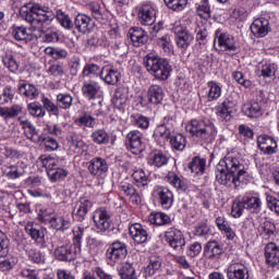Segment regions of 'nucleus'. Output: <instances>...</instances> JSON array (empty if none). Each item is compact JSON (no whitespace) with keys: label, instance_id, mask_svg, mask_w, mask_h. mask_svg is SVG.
I'll list each match as a JSON object with an SVG mask.
<instances>
[{"label":"nucleus","instance_id":"nucleus-41","mask_svg":"<svg viewBox=\"0 0 279 279\" xmlns=\"http://www.w3.org/2000/svg\"><path fill=\"white\" fill-rule=\"evenodd\" d=\"M160 267H162V260L159 257L151 256L149 258V264L144 270L145 278H151V276H155L156 271H159Z\"/></svg>","mask_w":279,"mask_h":279},{"label":"nucleus","instance_id":"nucleus-4","mask_svg":"<svg viewBox=\"0 0 279 279\" xmlns=\"http://www.w3.org/2000/svg\"><path fill=\"white\" fill-rule=\"evenodd\" d=\"M144 66L148 73H151L160 82H167L171 77V71H173L169 60L151 52L144 57Z\"/></svg>","mask_w":279,"mask_h":279},{"label":"nucleus","instance_id":"nucleus-50","mask_svg":"<svg viewBox=\"0 0 279 279\" xmlns=\"http://www.w3.org/2000/svg\"><path fill=\"white\" fill-rule=\"evenodd\" d=\"M189 169L192 173L204 174V171H206V159L194 157L189 163Z\"/></svg>","mask_w":279,"mask_h":279},{"label":"nucleus","instance_id":"nucleus-56","mask_svg":"<svg viewBox=\"0 0 279 279\" xmlns=\"http://www.w3.org/2000/svg\"><path fill=\"white\" fill-rule=\"evenodd\" d=\"M41 104L45 111L47 110V112H50V114L53 117H60V108L58 107V102L54 105L51 99L43 96Z\"/></svg>","mask_w":279,"mask_h":279},{"label":"nucleus","instance_id":"nucleus-43","mask_svg":"<svg viewBox=\"0 0 279 279\" xmlns=\"http://www.w3.org/2000/svg\"><path fill=\"white\" fill-rule=\"evenodd\" d=\"M208 93H207V100L208 101H217L219 97H221V85L215 81H209L207 83Z\"/></svg>","mask_w":279,"mask_h":279},{"label":"nucleus","instance_id":"nucleus-20","mask_svg":"<svg viewBox=\"0 0 279 279\" xmlns=\"http://www.w3.org/2000/svg\"><path fill=\"white\" fill-rule=\"evenodd\" d=\"M87 171L90 175L100 178L104 173H108V161L101 157H95L87 163Z\"/></svg>","mask_w":279,"mask_h":279},{"label":"nucleus","instance_id":"nucleus-37","mask_svg":"<svg viewBox=\"0 0 279 279\" xmlns=\"http://www.w3.org/2000/svg\"><path fill=\"white\" fill-rule=\"evenodd\" d=\"M166 178H167V182H169V184H171V186H174V189H177V191H181L182 193H186V191H189V183H186V181L180 179V177H178V174L171 172Z\"/></svg>","mask_w":279,"mask_h":279},{"label":"nucleus","instance_id":"nucleus-16","mask_svg":"<svg viewBox=\"0 0 279 279\" xmlns=\"http://www.w3.org/2000/svg\"><path fill=\"white\" fill-rule=\"evenodd\" d=\"M227 279H250V269L243 263H231L227 268Z\"/></svg>","mask_w":279,"mask_h":279},{"label":"nucleus","instance_id":"nucleus-33","mask_svg":"<svg viewBox=\"0 0 279 279\" xmlns=\"http://www.w3.org/2000/svg\"><path fill=\"white\" fill-rule=\"evenodd\" d=\"M21 125L27 141H32V143H40L43 135L38 134V130L29 120L21 121Z\"/></svg>","mask_w":279,"mask_h":279},{"label":"nucleus","instance_id":"nucleus-11","mask_svg":"<svg viewBox=\"0 0 279 279\" xmlns=\"http://www.w3.org/2000/svg\"><path fill=\"white\" fill-rule=\"evenodd\" d=\"M90 208H93V203L88 197L83 196L76 201L72 210L74 221H78L81 223L82 221H86V217L90 211Z\"/></svg>","mask_w":279,"mask_h":279},{"label":"nucleus","instance_id":"nucleus-47","mask_svg":"<svg viewBox=\"0 0 279 279\" xmlns=\"http://www.w3.org/2000/svg\"><path fill=\"white\" fill-rule=\"evenodd\" d=\"M54 19H57L58 23L64 27V29H73L74 24L69 14H66L61 9L57 10L54 14Z\"/></svg>","mask_w":279,"mask_h":279},{"label":"nucleus","instance_id":"nucleus-2","mask_svg":"<svg viewBox=\"0 0 279 279\" xmlns=\"http://www.w3.org/2000/svg\"><path fill=\"white\" fill-rule=\"evenodd\" d=\"M185 131L195 136L204 145H210L217 136V128H215V123L210 120L193 119L187 122Z\"/></svg>","mask_w":279,"mask_h":279},{"label":"nucleus","instance_id":"nucleus-55","mask_svg":"<svg viewBox=\"0 0 279 279\" xmlns=\"http://www.w3.org/2000/svg\"><path fill=\"white\" fill-rule=\"evenodd\" d=\"M170 145L172 149H177V151H184L186 148V137L182 134H177L170 137Z\"/></svg>","mask_w":279,"mask_h":279},{"label":"nucleus","instance_id":"nucleus-28","mask_svg":"<svg viewBox=\"0 0 279 279\" xmlns=\"http://www.w3.org/2000/svg\"><path fill=\"white\" fill-rule=\"evenodd\" d=\"M17 90L22 97L26 99H38V95H40V90L36 85L27 83V81H21L17 85Z\"/></svg>","mask_w":279,"mask_h":279},{"label":"nucleus","instance_id":"nucleus-32","mask_svg":"<svg viewBox=\"0 0 279 279\" xmlns=\"http://www.w3.org/2000/svg\"><path fill=\"white\" fill-rule=\"evenodd\" d=\"M242 204H244V208L246 210H250L254 215H259V213L263 210V201H260V197L257 196H243Z\"/></svg>","mask_w":279,"mask_h":279},{"label":"nucleus","instance_id":"nucleus-17","mask_svg":"<svg viewBox=\"0 0 279 279\" xmlns=\"http://www.w3.org/2000/svg\"><path fill=\"white\" fill-rule=\"evenodd\" d=\"M128 38H130L133 47H143V45L149 43V35L138 26H133L129 29Z\"/></svg>","mask_w":279,"mask_h":279},{"label":"nucleus","instance_id":"nucleus-18","mask_svg":"<svg viewBox=\"0 0 279 279\" xmlns=\"http://www.w3.org/2000/svg\"><path fill=\"white\" fill-rule=\"evenodd\" d=\"M129 234L137 245L147 243V240L149 239L147 229H145V227L138 222L129 226Z\"/></svg>","mask_w":279,"mask_h":279},{"label":"nucleus","instance_id":"nucleus-24","mask_svg":"<svg viewBox=\"0 0 279 279\" xmlns=\"http://www.w3.org/2000/svg\"><path fill=\"white\" fill-rule=\"evenodd\" d=\"M168 163L169 156L160 149H154L147 156V165H149V167H155V169H160Z\"/></svg>","mask_w":279,"mask_h":279},{"label":"nucleus","instance_id":"nucleus-26","mask_svg":"<svg viewBox=\"0 0 279 279\" xmlns=\"http://www.w3.org/2000/svg\"><path fill=\"white\" fill-rule=\"evenodd\" d=\"M265 260L266 265L269 267H278L279 265V246L274 243L269 242L265 246Z\"/></svg>","mask_w":279,"mask_h":279},{"label":"nucleus","instance_id":"nucleus-58","mask_svg":"<svg viewBox=\"0 0 279 279\" xmlns=\"http://www.w3.org/2000/svg\"><path fill=\"white\" fill-rule=\"evenodd\" d=\"M47 175L50 182H60V180H64L66 175H69V171L64 168H56L54 170H50L47 172Z\"/></svg>","mask_w":279,"mask_h":279},{"label":"nucleus","instance_id":"nucleus-21","mask_svg":"<svg viewBox=\"0 0 279 279\" xmlns=\"http://www.w3.org/2000/svg\"><path fill=\"white\" fill-rule=\"evenodd\" d=\"M25 232L29 234L31 239L39 245V247H47V241L45 240V231L38 225L34 222H27L25 225Z\"/></svg>","mask_w":279,"mask_h":279},{"label":"nucleus","instance_id":"nucleus-61","mask_svg":"<svg viewBox=\"0 0 279 279\" xmlns=\"http://www.w3.org/2000/svg\"><path fill=\"white\" fill-rule=\"evenodd\" d=\"M245 209V204L243 203V198L238 197L233 201L231 207V217L234 219H239L243 215V210Z\"/></svg>","mask_w":279,"mask_h":279},{"label":"nucleus","instance_id":"nucleus-30","mask_svg":"<svg viewBox=\"0 0 279 279\" xmlns=\"http://www.w3.org/2000/svg\"><path fill=\"white\" fill-rule=\"evenodd\" d=\"M216 37L218 40V47L221 51H236V44L234 43V37L226 33L216 32Z\"/></svg>","mask_w":279,"mask_h":279},{"label":"nucleus","instance_id":"nucleus-63","mask_svg":"<svg viewBox=\"0 0 279 279\" xmlns=\"http://www.w3.org/2000/svg\"><path fill=\"white\" fill-rule=\"evenodd\" d=\"M39 162L41 163V167L46 168V172L53 171L54 169H59L60 166H58V160L52 157H47L45 155H41L39 157Z\"/></svg>","mask_w":279,"mask_h":279},{"label":"nucleus","instance_id":"nucleus-39","mask_svg":"<svg viewBox=\"0 0 279 279\" xmlns=\"http://www.w3.org/2000/svg\"><path fill=\"white\" fill-rule=\"evenodd\" d=\"M148 221L153 226H169L171 217L165 213H151L148 216Z\"/></svg>","mask_w":279,"mask_h":279},{"label":"nucleus","instance_id":"nucleus-8","mask_svg":"<svg viewBox=\"0 0 279 279\" xmlns=\"http://www.w3.org/2000/svg\"><path fill=\"white\" fill-rule=\"evenodd\" d=\"M165 240L166 243H168V245L175 252H184V247L186 246V238H184V233H182L180 229L175 227L167 229L165 232Z\"/></svg>","mask_w":279,"mask_h":279},{"label":"nucleus","instance_id":"nucleus-57","mask_svg":"<svg viewBox=\"0 0 279 279\" xmlns=\"http://www.w3.org/2000/svg\"><path fill=\"white\" fill-rule=\"evenodd\" d=\"M12 36L19 43H27L29 40V34H27L25 26H13Z\"/></svg>","mask_w":279,"mask_h":279},{"label":"nucleus","instance_id":"nucleus-9","mask_svg":"<svg viewBox=\"0 0 279 279\" xmlns=\"http://www.w3.org/2000/svg\"><path fill=\"white\" fill-rule=\"evenodd\" d=\"M93 221L98 234H106L112 228V220H110V211L100 207L93 214Z\"/></svg>","mask_w":279,"mask_h":279},{"label":"nucleus","instance_id":"nucleus-42","mask_svg":"<svg viewBox=\"0 0 279 279\" xmlns=\"http://www.w3.org/2000/svg\"><path fill=\"white\" fill-rule=\"evenodd\" d=\"M90 138L95 145H108L110 143V135L104 129H98L94 131Z\"/></svg>","mask_w":279,"mask_h":279},{"label":"nucleus","instance_id":"nucleus-19","mask_svg":"<svg viewBox=\"0 0 279 279\" xmlns=\"http://www.w3.org/2000/svg\"><path fill=\"white\" fill-rule=\"evenodd\" d=\"M137 19L141 25H154L156 23V10L149 3L140 7Z\"/></svg>","mask_w":279,"mask_h":279},{"label":"nucleus","instance_id":"nucleus-29","mask_svg":"<svg viewBox=\"0 0 279 279\" xmlns=\"http://www.w3.org/2000/svg\"><path fill=\"white\" fill-rule=\"evenodd\" d=\"M146 97L148 99V104H153V106H158L162 104V99H165V89L162 86L153 84L148 87Z\"/></svg>","mask_w":279,"mask_h":279},{"label":"nucleus","instance_id":"nucleus-60","mask_svg":"<svg viewBox=\"0 0 279 279\" xmlns=\"http://www.w3.org/2000/svg\"><path fill=\"white\" fill-rule=\"evenodd\" d=\"M10 254V238L0 230V258H5Z\"/></svg>","mask_w":279,"mask_h":279},{"label":"nucleus","instance_id":"nucleus-36","mask_svg":"<svg viewBox=\"0 0 279 279\" xmlns=\"http://www.w3.org/2000/svg\"><path fill=\"white\" fill-rule=\"evenodd\" d=\"M74 27L81 34H88L90 32V17L86 14H78L74 20Z\"/></svg>","mask_w":279,"mask_h":279},{"label":"nucleus","instance_id":"nucleus-45","mask_svg":"<svg viewBox=\"0 0 279 279\" xmlns=\"http://www.w3.org/2000/svg\"><path fill=\"white\" fill-rule=\"evenodd\" d=\"M75 125L78 128H90L94 129L95 125H97V122L95 121V118L90 116L88 112H83V114L74 120Z\"/></svg>","mask_w":279,"mask_h":279},{"label":"nucleus","instance_id":"nucleus-51","mask_svg":"<svg viewBox=\"0 0 279 279\" xmlns=\"http://www.w3.org/2000/svg\"><path fill=\"white\" fill-rule=\"evenodd\" d=\"M44 51L46 56H50L53 60H64L69 56V52L61 48L47 47Z\"/></svg>","mask_w":279,"mask_h":279},{"label":"nucleus","instance_id":"nucleus-59","mask_svg":"<svg viewBox=\"0 0 279 279\" xmlns=\"http://www.w3.org/2000/svg\"><path fill=\"white\" fill-rule=\"evenodd\" d=\"M83 75L85 77H101V66L95 63H87L83 69Z\"/></svg>","mask_w":279,"mask_h":279},{"label":"nucleus","instance_id":"nucleus-12","mask_svg":"<svg viewBox=\"0 0 279 279\" xmlns=\"http://www.w3.org/2000/svg\"><path fill=\"white\" fill-rule=\"evenodd\" d=\"M257 147L265 154V156H274V154H278V142L271 135L262 134L257 136Z\"/></svg>","mask_w":279,"mask_h":279},{"label":"nucleus","instance_id":"nucleus-62","mask_svg":"<svg viewBox=\"0 0 279 279\" xmlns=\"http://www.w3.org/2000/svg\"><path fill=\"white\" fill-rule=\"evenodd\" d=\"M86 229L84 227H77L73 230V243L72 245L77 248L78 252H82V239H84V233Z\"/></svg>","mask_w":279,"mask_h":279},{"label":"nucleus","instance_id":"nucleus-6","mask_svg":"<svg viewBox=\"0 0 279 279\" xmlns=\"http://www.w3.org/2000/svg\"><path fill=\"white\" fill-rule=\"evenodd\" d=\"M265 93L263 90L256 92V98L242 106V112L248 119H260L263 117V106H265Z\"/></svg>","mask_w":279,"mask_h":279},{"label":"nucleus","instance_id":"nucleus-34","mask_svg":"<svg viewBox=\"0 0 279 279\" xmlns=\"http://www.w3.org/2000/svg\"><path fill=\"white\" fill-rule=\"evenodd\" d=\"M172 132L173 131H170L169 129L159 124L155 129V133L153 136L157 145H159L160 147H165L167 143H169Z\"/></svg>","mask_w":279,"mask_h":279},{"label":"nucleus","instance_id":"nucleus-10","mask_svg":"<svg viewBox=\"0 0 279 279\" xmlns=\"http://www.w3.org/2000/svg\"><path fill=\"white\" fill-rule=\"evenodd\" d=\"M151 197L163 208L165 210H169L171 206H173V192L169 190V187H165L161 185H157L154 187L151 192Z\"/></svg>","mask_w":279,"mask_h":279},{"label":"nucleus","instance_id":"nucleus-53","mask_svg":"<svg viewBox=\"0 0 279 279\" xmlns=\"http://www.w3.org/2000/svg\"><path fill=\"white\" fill-rule=\"evenodd\" d=\"M1 154L7 160H21V158H23L21 150L10 146L1 148Z\"/></svg>","mask_w":279,"mask_h":279},{"label":"nucleus","instance_id":"nucleus-48","mask_svg":"<svg viewBox=\"0 0 279 279\" xmlns=\"http://www.w3.org/2000/svg\"><path fill=\"white\" fill-rule=\"evenodd\" d=\"M19 265V257L11 255L7 257L3 260H0V271L2 274H9V271H12Z\"/></svg>","mask_w":279,"mask_h":279},{"label":"nucleus","instance_id":"nucleus-44","mask_svg":"<svg viewBox=\"0 0 279 279\" xmlns=\"http://www.w3.org/2000/svg\"><path fill=\"white\" fill-rule=\"evenodd\" d=\"M2 173L9 180H19L23 175V171L19 169V165H4L2 166Z\"/></svg>","mask_w":279,"mask_h":279},{"label":"nucleus","instance_id":"nucleus-35","mask_svg":"<svg viewBox=\"0 0 279 279\" xmlns=\"http://www.w3.org/2000/svg\"><path fill=\"white\" fill-rule=\"evenodd\" d=\"M88 10L92 13L93 19L98 23H106L108 21V14L106 10L101 9V4L99 2H90L88 4Z\"/></svg>","mask_w":279,"mask_h":279},{"label":"nucleus","instance_id":"nucleus-23","mask_svg":"<svg viewBox=\"0 0 279 279\" xmlns=\"http://www.w3.org/2000/svg\"><path fill=\"white\" fill-rule=\"evenodd\" d=\"M251 32L256 38H265L271 32V25L266 17H258L253 21Z\"/></svg>","mask_w":279,"mask_h":279},{"label":"nucleus","instance_id":"nucleus-49","mask_svg":"<svg viewBox=\"0 0 279 279\" xmlns=\"http://www.w3.org/2000/svg\"><path fill=\"white\" fill-rule=\"evenodd\" d=\"M119 276L121 279H137L136 269L134 265L130 263L122 264V267L119 269Z\"/></svg>","mask_w":279,"mask_h":279},{"label":"nucleus","instance_id":"nucleus-27","mask_svg":"<svg viewBox=\"0 0 279 279\" xmlns=\"http://www.w3.org/2000/svg\"><path fill=\"white\" fill-rule=\"evenodd\" d=\"M99 93H101V85L95 81H85L82 86L83 97L93 101V99H97L99 97Z\"/></svg>","mask_w":279,"mask_h":279},{"label":"nucleus","instance_id":"nucleus-7","mask_svg":"<svg viewBox=\"0 0 279 279\" xmlns=\"http://www.w3.org/2000/svg\"><path fill=\"white\" fill-rule=\"evenodd\" d=\"M125 256H128V244L121 241H114L106 251L107 263L111 266L121 263Z\"/></svg>","mask_w":279,"mask_h":279},{"label":"nucleus","instance_id":"nucleus-15","mask_svg":"<svg viewBox=\"0 0 279 279\" xmlns=\"http://www.w3.org/2000/svg\"><path fill=\"white\" fill-rule=\"evenodd\" d=\"M126 149L132 154L138 155L143 151V134L138 131H131L125 137Z\"/></svg>","mask_w":279,"mask_h":279},{"label":"nucleus","instance_id":"nucleus-46","mask_svg":"<svg viewBox=\"0 0 279 279\" xmlns=\"http://www.w3.org/2000/svg\"><path fill=\"white\" fill-rule=\"evenodd\" d=\"M48 225L54 230H69V228H71V220L64 219V217H60L54 214Z\"/></svg>","mask_w":279,"mask_h":279},{"label":"nucleus","instance_id":"nucleus-1","mask_svg":"<svg viewBox=\"0 0 279 279\" xmlns=\"http://www.w3.org/2000/svg\"><path fill=\"white\" fill-rule=\"evenodd\" d=\"M250 173L245 171V166L241 155L227 154L216 166V181L222 186H234L239 190L241 184H247Z\"/></svg>","mask_w":279,"mask_h":279},{"label":"nucleus","instance_id":"nucleus-40","mask_svg":"<svg viewBox=\"0 0 279 279\" xmlns=\"http://www.w3.org/2000/svg\"><path fill=\"white\" fill-rule=\"evenodd\" d=\"M132 178L138 189H147L149 186V177L144 169L135 170L132 173Z\"/></svg>","mask_w":279,"mask_h":279},{"label":"nucleus","instance_id":"nucleus-38","mask_svg":"<svg viewBox=\"0 0 279 279\" xmlns=\"http://www.w3.org/2000/svg\"><path fill=\"white\" fill-rule=\"evenodd\" d=\"M278 71V65L276 63H263L259 68V77L264 80H274L276 77V72Z\"/></svg>","mask_w":279,"mask_h":279},{"label":"nucleus","instance_id":"nucleus-25","mask_svg":"<svg viewBox=\"0 0 279 279\" xmlns=\"http://www.w3.org/2000/svg\"><path fill=\"white\" fill-rule=\"evenodd\" d=\"M119 190H120V193H122V195L130 197L132 204H135L136 206H138V204L143 202V198L141 197V193L136 191V187H134L132 183L122 181L119 185Z\"/></svg>","mask_w":279,"mask_h":279},{"label":"nucleus","instance_id":"nucleus-14","mask_svg":"<svg viewBox=\"0 0 279 279\" xmlns=\"http://www.w3.org/2000/svg\"><path fill=\"white\" fill-rule=\"evenodd\" d=\"M80 253L81 251L75 248L73 244H65L54 250V257L62 263H71V260L77 258V254Z\"/></svg>","mask_w":279,"mask_h":279},{"label":"nucleus","instance_id":"nucleus-64","mask_svg":"<svg viewBox=\"0 0 279 279\" xmlns=\"http://www.w3.org/2000/svg\"><path fill=\"white\" fill-rule=\"evenodd\" d=\"M167 8L173 12H182L186 5H189V0H163Z\"/></svg>","mask_w":279,"mask_h":279},{"label":"nucleus","instance_id":"nucleus-54","mask_svg":"<svg viewBox=\"0 0 279 279\" xmlns=\"http://www.w3.org/2000/svg\"><path fill=\"white\" fill-rule=\"evenodd\" d=\"M27 110L32 117H36L37 119H43L47 114V111H45V108L38 101L28 104Z\"/></svg>","mask_w":279,"mask_h":279},{"label":"nucleus","instance_id":"nucleus-5","mask_svg":"<svg viewBox=\"0 0 279 279\" xmlns=\"http://www.w3.org/2000/svg\"><path fill=\"white\" fill-rule=\"evenodd\" d=\"M171 32L174 34V40L178 49L184 53L191 45H193V40H195V36L193 33L189 31V28L182 24H177L171 28Z\"/></svg>","mask_w":279,"mask_h":279},{"label":"nucleus","instance_id":"nucleus-13","mask_svg":"<svg viewBox=\"0 0 279 279\" xmlns=\"http://www.w3.org/2000/svg\"><path fill=\"white\" fill-rule=\"evenodd\" d=\"M206 260H219L223 256V245L217 240H209L203 248Z\"/></svg>","mask_w":279,"mask_h":279},{"label":"nucleus","instance_id":"nucleus-52","mask_svg":"<svg viewBox=\"0 0 279 279\" xmlns=\"http://www.w3.org/2000/svg\"><path fill=\"white\" fill-rule=\"evenodd\" d=\"M56 102L61 110H69L73 106V96L71 94H58Z\"/></svg>","mask_w":279,"mask_h":279},{"label":"nucleus","instance_id":"nucleus-31","mask_svg":"<svg viewBox=\"0 0 279 279\" xmlns=\"http://www.w3.org/2000/svg\"><path fill=\"white\" fill-rule=\"evenodd\" d=\"M111 102L118 110H123L128 104V88L119 86L114 89Z\"/></svg>","mask_w":279,"mask_h":279},{"label":"nucleus","instance_id":"nucleus-3","mask_svg":"<svg viewBox=\"0 0 279 279\" xmlns=\"http://www.w3.org/2000/svg\"><path fill=\"white\" fill-rule=\"evenodd\" d=\"M20 14L26 23L38 25L36 23H51L56 19V13L49 8L40 3H28L23 7Z\"/></svg>","mask_w":279,"mask_h":279},{"label":"nucleus","instance_id":"nucleus-22","mask_svg":"<svg viewBox=\"0 0 279 279\" xmlns=\"http://www.w3.org/2000/svg\"><path fill=\"white\" fill-rule=\"evenodd\" d=\"M100 78L109 86H117L121 80V72L113 65H105L101 68Z\"/></svg>","mask_w":279,"mask_h":279}]
</instances>
